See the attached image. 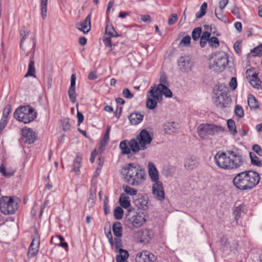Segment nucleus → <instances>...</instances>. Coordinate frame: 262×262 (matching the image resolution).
<instances>
[{
  "instance_id": "obj_1",
  "label": "nucleus",
  "mask_w": 262,
  "mask_h": 262,
  "mask_svg": "<svg viewBox=\"0 0 262 262\" xmlns=\"http://www.w3.org/2000/svg\"><path fill=\"white\" fill-rule=\"evenodd\" d=\"M214 159L219 167L227 170L239 169L245 163L244 158L241 153L231 150L226 152L218 151Z\"/></svg>"
},
{
  "instance_id": "obj_2",
  "label": "nucleus",
  "mask_w": 262,
  "mask_h": 262,
  "mask_svg": "<svg viewBox=\"0 0 262 262\" xmlns=\"http://www.w3.org/2000/svg\"><path fill=\"white\" fill-rule=\"evenodd\" d=\"M260 177L258 173L253 170H245L237 173L233 179L234 186L243 191L250 190L259 183Z\"/></svg>"
},
{
  "instance_id": "obj_3",
  "label": "nucleus",
  "mask_w": 262,
  "mask_h": 262,
  "mask_svg": "<svg viewBox=\"0 0 262 262\" xmlns=\"http://www.w3.org/2000/svg\"><path fill=\"white\" fill-rule=\"evenodd\" d=\"M127 183L133 186H139L145 181L146 177L144 169L140 165L129 163L122 169Z\"/></svg>"
},
{
  "instance_id": "obj_4",
  "label": "nucleus",
  "mask_w": 262,
  "mask_h": 262,
  "mask_svg": "<svg viewBox=\"0 0 262 262\" xmlns=\"http://www.w3.org/2000/svg\"><path fill=\"white\" fill-rule=\"evenodd\" d=\"M18 201L15 196H2L0 199L1 212L5 215L14 214L17 209Z\"/></svg>"
},
{
  "instance_id": "obj_5",
  "label": "nucleus",
  "mask_w": 262,
  "mask_h": 262,
  "mask_svg": "<svg viewBox=\"0 0 262 262\" xmlns=\"http://www.w3.org/2000/svg\"><path fill=\"white\" fill-rule=\"evenodd\" d=\"M228 62L227 54L224 52L216 53L211 57L209 67L214 71L222 72L228 65Z\"/></svg>"
},
{
  "instance_id": "obj_6",
  "label": "nucleus",
  "mask_w": 262,
  "mask_h": 262,
  "mask_svg": "<svg viewBox=\"0 0 262 262\" xmlns=\"http://www.w3.org/2000/svg\"><path fill=\"white\" fill-rule=\"evenodd\" d=\"M36 112L29 106H20L17 108L14 113V117L19 121L28 123L32 121L36 117Z\"/></svg>"
},
{
  "instance_id": "obj_7",
  "label": "nucleus",
  "mask_w": 262,
  "mask_h": 262,
  "mask_svg": "<svg viewBox=\"0 0 262 262\" xmlns=\"http://www.w3.org/2000/svg\"><path fill=\"white\" fill-rule=\"evenodd\" d=\"M224 128L220 126L214 124H201L198 127V134L203 139H208L210 136H213L220 132H223Z\"/></svg>"
},
{
  "instance_id": "obj_8",
  "label": "nucleus",
  "mask_w": 262,
  "mask_h": 262,
  "mask_svg": "<svg viewBox=\"0 0 262 262\" xmlns=\"http://www.w3.org/2000/svg\"><path fill=\"white\" fill-rule=\"evenodd\" d=\"M152 137L146 129H142L135 141H136L140 150H145L148 148L151 143Z\"/></svg>"
},
{
  "instance_id": "obj_9",
  "label": "nucleus",
  "mask_w": 262,
  "mask_h": 262,
  "mask_svg": "<svg viewBox=\"0 0 262 262\" xmlns=\"http://www.w3.org/2000/svg\"><path fill=\"white\" fill-rule=\"evenodd\" d=\"M162 98L163 97L156 92L154 87H150V90L147 93L146 107L149 110L155 109L157 107L158 103L162 101Z\"/></svg>"
},
{
  "instance_id": "obj_10",
  "label": "nucleus",
  "mask_w": 262,
  "mask_h": 262,
  "mask_svg": "<svg viewBox=\"0 0 262 262\" xmlns=\"http://www.w3.org/2000/svg\"><path fill=\"white\" fill-rule=\"evenodd\" d=\"M119 147L123 155H128L131 152L135 154L139 151V147L135 139H132L129 141L127 140L121 141Z\"/></svg>"
},
{
  "instance_id": "obj_11",
  "label": "nucleus",
  "mask_w": 262,
  "mask_h": 262,
  "mask_svg": "<svg viewBox=\"0 0 262 262\" xmlns=\"http://www.w3.org/2000/svg\"><path fill=\"white\" fill-rule=\"evenodd\" d=\"M180 70L183 73H188L192 70L194 62L189 56H183L177 61Z\"/></svg>"
},
{
  "instance_id": "obj_12",
  "label": "nucleus",
  "mask_w": 262,
  "mask_h": 262,
  "mask_svg": "<svg viewBox=\"0 0 262 262\" xmlns=\"http://www.w3.org/2000/svg\"><path fill=\"white\" fill-rule=\"evenodd\" d=\"M33 41V45L32 48L30 51L31 55L29 57V63L28 65V69L27 73L25 75V77H28L29 76H32L33 77H35V69L34 67V53L35 51V47H36V41L35 37H32Z\"/></svg>"
},
{
  "instance_id": "obj_13",
  "label": "nucleus",
  "mask_w": 262,
  "mask_h": 262,
  "mask_svg": "<svg viewBox=\"0 0 262 262\" xmlns=\"http://www.w3.org/2000/svg\"><path fill=\"white\" fill-rule=\"evenodd\" d=\"M152 193L158 200L162 201L165 199V192L163 183L159 181L154 182L152 186Z\"/></svg>"
},
{
  "instance_id": "obj_14",
  "label": "nucleus",
  "mask_w": 262,
  "mask_h": 262,
  "mask_svg": "<svg viewBox=\"0 0 262 262\" xmlns=\"http://www.w3.org/2000/svg\"><path fill=\"white\" fill-rule=\"evenodd\" d=\"M130 228H137L142 226L146 222L145 215L143 212L137 213L129 220Z\"/></svg>"
},
{
  "instance_id": "obj_15",
  "label": "nucleus",
  "mask_w": 262,
  "mask_h": 262,
  "mask_svg": "<svg viewBox=\"0 0 262 262\" xmlns=\"http://www.w3.org/2000/svg\"><path fill=\"white\" fill-rule=\"evenodd\" d=\"M21 136L22 141L29 144L34 143L36 139V134L31 128H23Z\"/></svg>"
},
{
  "instance_id": "obj_16",
  "label": "nucleus",
  "mask_w": 262,
  "mask_h": 262,
  "mask_svg": "<svg viewBox=\"0 0 262 262\" xmlns=\"http://www.w3.org/2000/svg\"><path fill=\"white\" fill-rule=\"evenodd\" d=\"M75 27L84 34L88 33L91 28V17H85L83 20L76 23Z\"/></svg>"
},
{
  "instance_id": "obj_17",
  "label": "nucleus",
  "mask_w": 262,
  "mask_h": 262,
  "mask_svg": "<svg viewBox=\"0 0 262 262\" xmlns=\"http://www.w3.org/2000/svg\"><path fill=\"white\" fill-rule=\"evenodd\" d=\"M39 237H36L32 239L28 249V256L34 257L37 255L39 251Z\"/></svg>"
},
{
  "instance_id": "obj_18",
  "label": "nucleus",
  "mask_w": 262,
  "mask_h": 262,
  "mask_svg": "<svg viewBox=\"0 0 262 262\" xmlns=\"http://www.w3.org/2000/svg\"><path fill=\"white\" fill-rule=\"evenodd\" d=\"M229 98L226 94L222 93L215 97L214 104L220 108L226 107L229 103Z\"/></svg>"
},
{
  "instance_id": "obj_19",
  "label": "nucleus",
  "mask_w": 262,
  "mask_h": 262,
  "mask_svg": "<svg viewBox=\"0 0 262 262\" xmlns=\"http://www.w3.org/2000/svg\"><path fill=\"white\" fill-rule=\"evenodd\" d=\"M154 255L147 251L138 253L136 257V262H154Z\"/></svg>"
},
{
  "instance_id": "obj_20",
  "label": "nucleus",
  "mask_w": 262,
  "mask_h": 262,
  "mask_svg": "<svg viewBox=\"0 0 262 262\" xmlns=\"http://www.w3.org/2000/svg\"><path fill=\"white\" fill-rule=\"evenodd\" d=\"M167 86L168 85L158 84L157 86L154 87L156 92H157L158 94L160 95L161 97L164 95L166 97L171 98L172 97V93Z\"/></svg>"
},
{
  "instance_id": "obj_21",
  "label": "nucleus",
  "mask_w": 262,
  "mask_h": 262,
  "mask_svg": "<svg viewBox=\"0 0 262 262\" xmlns=\"http://www.w3.org/2000/svg\"><path fill=\"white\" fill-rule=\"evenodd\" d=\"M148 167V174L151 181L153 182L159 181L158 172L155 164L151 162H149Z\"/></svg>"
},
{
  "instance_id": "obj_22",
  "label": "nucleus",
  "mask_w": 262,
  "mask_h": 262,
  "mask_svg": "<svg viewBox=\"0 0 262 262\" xmlns=\"http://www.w3.org/2000/svg\"><path fill=\"white\" fill-rule=\"evenodd\" d=\"M144 113L134 112L129 116V120L133 125H137L140 123L143 119Z\"/></svg>"
},
{
  "instance_id": "obj_23",
  "label": "nucleus",
  "mask_w": 262,
  "mask_h": 262,
  "mask_svg": "<svg viewBox=\"0 0 262 262\" xmlns=\"http://www.w3.org/2000/svg\"><path fill=\"white\" fill-rule=\"evenodd\" d=\"M248 70L247 71V78L248 79L251 85L255 88H258V86L261 83V81L258 77L257 74L256 73H253L251 75L248 74Z\"/></svg>"
},
{
  "instance_id": "obj_24",
  "label": "nucleus",
  "mask_w": 262,
  "mask_h": 262,
  "mask_svg": "<svg viewBox=\"0 0 262 262\" xmlns=\"http://www.w3.org/2000/svg\"><path fill=\"white\" fill-rule=\"evenodd\" d=\"M164 130L168 134H173L178 131L177 124L174 122H167L164 125Z\"/></svg>"
},
{
  "instance_id": "obj_25",
  "label": "nucleus",
  "mask_w": 262,
  "mask_h": 262,
  "mask_svg": "<svg viewBox=\"0 0 262 262\" xmlns=\"http://www.w3.org/2000/svg\"><path fill=\"white\" fill-rule=\"evenodd\" d=\"M105 35H109L112 37H117L119 36L117 32L115 31L112 23L109 20L106 21Z\"/></svg>"
},
{
  "instance_id": "obj_26",
  "label": "nucleus",
  "mask_w": 262,
  "mask_h": 262,
  "mask_svg": "<svg viewBox=\"0 0 262 262\" xmlns=\"http://www.w3.org/2000/svg\"><path fill=\"white\" fill-rule=\"evenodd\" d=\"M112 229L114 235L117 237H121L122 236L123 229L120 222H115L113 225Z\"/></svg>"
},
{
  "instance_id": "obj_27",
  "label": "nucleus",
  "mask_w": 262,
  "mask_h": 262,
  "mask_svg": "<svg viewBox=\"0 0 262 262\" xmlns=\"http://www.w3.org/2000/svg\"><path fill=\"white\" fill-rule=\"evenodd\" d=\"M16 170L15 169H12L11 168H8L7 170L6 169V167L3 163L0 166V172L2 174V175L6 178H9L12 176Z\"/></svg>"
},
{
  "instance_id": "obj_28",
  "label": "nucleus",
  "mask_w": 262,
  "mask_h": 262,
  "mask_svg": "<svg viewBox=\"0 0 262 262\" xmlns=\"http://www.w3.org/2000/svg\"><path fill=\"white\" fill-rule=\"evenodd\" d=\"M81 161L82 157L80 155L77 154L74 160L73 165V171H75L78 174H79L80 173L79 168L81 167Z\"/></svg>"
},
{
  "instance_id": "obj_29",
  "label": "nucleus",
  "mask_w": 262,
  "mask_h": 262,
  "mask_svg": "<svg viewBox=\"0 0 262 262\" xmlns=\"http://www.w3.org/2000/svg\"><path fill=\"white\" fill-rule=\"evenodd\" d=\"M198 161L196 159L190 158L187 159L185 161L184 166L187 170H192L198 166Z\"/></svg>"
},
{
  "instance_id": "obj_30",
  "label": "nucleus",
  "mask_w": 262,
  "mask_h": 262,
  "mask_svg": "<svg viewBox=\"0 0 262 262\" xmlns=\"http://www.w3.org/2000/svg\"><path fill=\"white\" fill-rule=\"evenodd\" d=\"M30 34V31L28 30L27 28H26V27L23 26L21 28L20 31V35L21 36V38L20 40V47L22 48L24 51H25L26 49H23L22 47L23 42Z\"/></svg>"
},
{
  "instance_id": "obj_31",
  "label": "nucleus",
  "mask_w": 262,
  "mask_h": 262,
  "mask_svg": "<svg viewBox=\"0 0 262 262\" xmlns=\"http://www.w3.org/2000/svg\"><path fill=\"white\" fill-rule=\"evenodd\" d=\"M120 205L124 208H127L130 205L129 197L125 194H121L119 198Z\"/></svg>"
},
{
  "instance_id": "obj_32",
  "label": "nucleus",
  "mask_w": 262,
  "mask_h": 262,
  "mask_svg": "<svg viewBox=\"0 0 262 262\" xmlns=\"http://www.w3.org/2000/svg\"><path fill=\"white\" fill-rule=\"evenodd\" d=\"M119 255L116 256V261L117 262H123L125 260H126L128 256V252L122 249H119Z\"/></svg>"
},
{
  "instance_id": "obj_33",
  "label": "nucleus",
  "mask_w": 262,
  "mask_h": 262,
  "mask_svg": "<svg viewBox=\"0 0 262 262\" xmlns=\"http://www.w3.org/2000/svg\"><path fill=\"white\" fill-rule=\"evenodd\" d=\"M227 124L228 128L231 134L233 135H235L237 134V131L236 130L234 121L232 119H229L227 121Z\"/></svg>"
},
{
  "instance_id": "obj_34",
  "label": "nucleus",
  "mask_w": 262,
  "mask_h": 262,
  "mask_svg": "<svg viewBox=\"0 0 262 262\" xmlns=\"http://www.w3.org/2000/svg\"><path fill=\"white\" fill-rule=\"evenodd\" d=\"M250 158L251 159V164L253 165L260 167L262 166V163L259 158L257 157L256 155L253 152L249 153Z\"/></svg>"
},
{
  "instance_id": "obj_35",
  "label": "nucleus",
  "mask_w": 262,
  "mask_h": 262,
  "mask_svg": "<svg viewBox=\"0 0 262 262\" xmlns=\"http://www.w3.org/2000/svg\"><path fill=\"white\" fill-rule=\"evenodd\" d=\"M228 3V0H221L219 2V8L215 9V15L216 16L217 15H220L223 9L226 6Z\"/></svg>"
},
{
  "instance_id": "obj_36",
  "label": "nucleus",
  "mask_w": 262,
  "mask_h": 262,
  "mask_svg": "<svg viewBox=\"0 0 262 262\" xmlns=\"http://www.w3.org/2000/svg\"><path fill=\"white\" fill-rule=\"evenodd\" d=\"M248 105L251 108H257L258 107V102L253 96L249 97L248 99Z\"/></svg>"
},
{
  "instance_id": "obj_37",
  "label": "nucleus",
  "mask_w": 262,
  "mask_h": 262,
  "mask_svg": "<svg viewBox=\"0 0 262 262\" xmlns=\"http://www.w3.org/2000/svg\"><path fill=\"white\" fill-rule=\"evenodd\" d=\"M207 9V3L206 2H204L202 4L199 11L195 14V16H204L206 14Z\"/></svg>"
},
{
  "instance_id": "obj_38",
  "label": "nucleus",
  "mask_w": 262,
  "mask_h": 262,
  "mask_svg": "<svg viewBox=\"0 0 262 262\" xmlns=\"http://www.w3.org/2000/svg\"><path fill=\"white\" fill-rule=\"evenodd\" d=\"M68 95L70 101L73 103H75L76 101L75 88H69L68 90Z\"/></svg>"
},
{
  "instance_id": "obj_39",
  "label": "nucleus",
  "mask_w": 262,
  "mask_h": 262,
  "mask_svg": "<svg viewBox=\"0 0 262 262\" xmlns=\"http://www.w3.org/2000/svg\"><path fill=\"white\" fill-rule=\"evenodd\" d=\"M114 215L117 220L121 219L123 215V209L120 207H116L114 210Z\"/></svg>"
},
{
  "instance_id": "obj_40",
  "label": "nucleus",
  "mask_w": 262,
  "mask_h": 262,
  "mask_svg": "<svg viewBox=\"0 0 262 262\" xmlns=\"http://www.w3.org/2000/svg\"><path fill=\"white\" fill-rule=\"evenodd\" d=\"M201 32L202 29L201 28L198 27L195 28L192 32V39L195 41L198 40L200 37Z\"/></svg>"
},
{
  "instance_id": "obj_41",
  "label": "nucleus",
  "mask_w": 262,
  "mask_h": 262,
  "mask_svg": "<svg viewBox=\"0 0 262 262\" xmlns=\"http://www.w3.org/2000/svg\"><path fill=\"white\" fill-rule=\"evenodd\" d=\"M123 188L125 193L127 194L135 195L137 193V190L136 189L133 188L129 186H123Z\"/></svg>"
},
{
  "instance_id": "obj_42",
  "label": "nucleus",
  "mask_w": 262,
  "mask_h": 262,
  "mask_svg": "<svg viewBox=\"0 0 262 262\" xmlns=\"http://www.w3.org/2000/svg\"><path fill=\"white\" fill-rule=\"evenodd\" d=\"M111 37L109 35H105L103 37V41L106 46L111 48L112 50L113 46H115V45L112 43Z\"/></svg>"
},
{
  "instance_id": "obj_43",
  "label": "nucleus",
  "mask_w": 262,
  "mask_h": 262,
  "mask_svg": "<svg viewBox=\"0 0 262 262\" xmlns=\"http://www.w3.org/2000/svg\"><path fill=\"white\" fill-rule=\"evenodd\" d=\"M191 38L190 36L187 35L184 37L182 40H181L180 42L179 43V47H183L188 46L190 42Z\"/></svg>"
},
{
  "instance_id": "obj_44",
  "label": "nucleus",
  "mask_w": 262,
  "mask_h": 262,
  "mask_svg": "<svg viewBox=\"0 0 262 262\" xmlns=\"http://www.w3.org/2000/svg\"><path fill=\"white\" fill-rule=\"evenodd\" d=\"M210 46L216 48L219 46V40L216 37H212L208 40Z\"/></svg>"
},
{
  "instance_id": "obj_45",
  "label": "nucleus",
  "mask_w": 262,
  "mask_h": 262,
  "mask_svg": "<svg viewBox=\"0 0 262 262\" xmlns=\"http://www.w3.org/2000/svg\"><path fill=\"white\" fill-rule=\"evenodd\" d=\"M235 113L236 116L239 118H242L244 116V113L242 107L240 105H236L235 108Z\"/></svg>"
},
{
  "instance_id": "obj_46",
  "label": "nucleus",
  "mask_w": 262,
  "mask_h": 262,
  "mask_svg": "<svg viewBox=\"0 0 262 262\" xmlns=\"http://www.w3.org/2000/svg\"><path fill=\"white\" fill-rule=\"evenodd\" d=\"M47 3L48 0H41L42 16H45L46 15Z\"/></svg>"
},
{
  "instance_id": "obj_47",
  "label": "nucleus",
  "mask_w": 262,
  "mask_h": 262,
  "mask_svg": "<svg viewBox=\"0 0 262 262\" xmlns=\"http://www.w3.org/2000/svg\"><path fill=\"white\" fill-rule=\"evenodd\" d=\"M243 211V207L242 206H239L236 207L235 210L234 211V215L235 216V220H238V218L240 216L241 214V212Z\"/></svg>"
},
{
  "instance_id": "obj_48",
  "label": "nucleus",
  "mask_w": 262,
  "mask_h": 262,
  "mask_svg": "<svg viewBox=\"0 0 262 262\" xmlns=\"http://www.w3.org/2000/svg\"><path fill=\"white\" fill-rule=\"evenodd\" d=\"M11 111V105L9 104L7 105L3 111L2 117L7 118Z\"/></svg>"
},
{
  "instance_id": "obj_49",
  "label": "nucleus",
  "mask_w": 262,
  "mask_h": 262,
  "mask_svg": "<svg viewBox=\"0 0 262 262\" xmlns=\"http://www.w3.org/2000/svg\"><path fill=\"white\" fill-rule=\"evenodd\" d=\"M71 128V124L68 119H65L62 121V128L64 131L68 130Z\"/></svg>"
},
{
  "instance_id": "obj_50",
  "label": "nucleus",
  "mask_w": 262,
  "mask_h": 262,
  "mask_svg": "<svg viewBox=\"0 0 262 262\" xmlns=\"http://www.w3.org/2000/svg\"><path fill=\"white\" fill-rule=\"evenodd\" d=\"M241 41L237 40L234 44L233 47L237 54H240L241 53Z\"/></svg>"
},
{
  "instance_id": "obj_51",
  "label": "nucleus",
  "mask_w": 262,
  "mask_h": 262,
  "mask_svg": "<svg viewBox=\"0 0 262 262\" xmlns=\"http://www.w3.org/2000/svg\"><path fill=\"white\" fill-rule=\"evenodd\" d=\"M160 83L159 84H162L163 85H168L167 78L165 74H162L160 79Z\"/></svg>"
},
{
  "instance_id": "obj_52",
  "label": "nucleus",
  "mask_w": 262,
  "mask_h": 262,
  "mask_svg": "<svg viewBox=\"0 0 262 262\" xmlns=\"http://www.w3.org/2000/svg\"><path fill=\"white\" fill-rule=\"evenodd\" d=\"M122 94L123 96L127 99H130L133 97V94L130 93L129 90L127 88L124 89L123 90Z\"/></svg>"
},
{
  "instance_id": "obj_53",
  "label": "nucleus",
  "mask_w": 262,
  "mask_h": 262,
  "mask_svg": "<svg viewBox=\"0 0 262 262\" xmlns=\"http://www.w3.org/2000/svg\"><path fill=\"white\" fill-rule=\"evenodd\" d=\"M252 150L257 153L259 156L262 157V149L258 144H254L252 146Z\"/></svg>"
},
{
  "instance_id": "obj_54",
  "label": "nucleus",
  "mask_w": 262,
  "mask_h": 262,
  "mask_svg": "<svg viewBox=\"0 0 262 262\" xmlns=\"http://www.w3.org/2000/svg\"><path fill=\"white\" fill-rule=\"evenodd\" d=\"M252 52L255 56L262 55V45L255 48Z\"/></svg>"
},
{
  "instance_id": "obj_55",
  "label": "nucleus",
  "mask_w": 262,
  "mask_h": 262,
  "mask_svg": "<svg viewBox=\"0 0 262 262\" xmlns=\"http://www.w3.org/2000/svg\"><path fill=\"white\" fill-rule=\"evenodd\" d=\"M229 85L231 89L234 90L237 87V81L235 77L231 78L229 82Z\"/></svg>"
},
{
  "instance_id": "obj_56",
  "label": "nucleus",
  "mask_w": 262,
  "mask_h": 262,
  "mask_svg": "<svg viewBox=\"0 0 262 262\" xmlns=\"http://www.w3.org/2000/svg\"><path fill=\"white\" fill-rule=\"evenodd\" d=\"M76 76L75 74L71 75V84L69 88H75Z\"/></svg>"
},
{
  "instance_id": "obj_57",
  "label": "nucleus",
  "mask_w": 262,
  "mask_h": 262,
  "mask_svg": "<svg viewBox=\"0 0 262 262\" xmlns=\"http://www.w3.org/2000/svg\"><path fill=\"white\" fill-rule=\"evenodd\" d=\"M77 117L78 119V125H80L84 120V116L81 112L77 111Z\"/></svg>"
},
{
  "instance_id": "obj_58",
  "label": "nucleus",
  "mask_w": 262,
  "mask_h": 262,
  "mask_svg": "<svg viewBox=\"0 0 262 262\" xmlns=\"http://www.w3.org/2000/svg\"><path fill=\"white\" fill-rule=\"evenodd\" d=\"M109 135L104 134L103 138L101 142V146L103 147L105 146L107 144L109 140Z\"/></svg>"
},
{
  "instance_id": "obj_59",
  "label": "nucleus",
  "mask_w": 262,
  "mask_h": 262,
  "mask_svg": "<svg viewBox=\"0 0 262 262\" xmlns=\"http://www.w3.org/2000/svg\"><path fill=\"white\" fill-rule=\"evenodd\" d=\"M210 36V33L208 31L204 32L201 37L202 40H208Z\"/></svg>"
},
{
  "instance_id": "obj_60",
  "label": "nucleus",
  "mask_w": 262,
  "mask_h": 262,
  "mask_svg": "<svg viewBox=\"0 0 262 262\" xmlns=\"http://www.w3.org/2000/svg\"><path fill=\"white\" fill-rule=\"evenodd\" d=\"M96 199V195L94 194L90 193L89 198L88 200V202L89 203L91 204L92 206H93L95 203V201Z\"/></svg>"
},
{
  "instance_id": "obj_61",
  "label": "nucleus",
  "mask_w": 262,
  "mask_h": 262,
  "mask_svg": "<svg viewBox=\"0 0 262 262\" xmlns=\"http://www.w3.org/2000/svg\"><path fill=\"white\" fill-rule=\"evenodd\" d=\"M231 12L234 15H241V13L239 10V8L235 6L232 8Z\"/></svg>"
},
{
  "instance_id": "obj_62",
  "label": "nucleus",
  "mask_w": 262,
  "mask_h": 262,
  "mask_svg": "<svg viewBox=\"0 0 262 262\" xmlns=\"http://www.w3.org/2000/svg\"><path fill=\"white\" fill-rule=\"evenodd\" d=\"M234 27L238 32H241L242 31V24L241 23L238 21L235 22L234 23Z\"/></svg>"
},
{
  "instance_id": "obj_63",
  "label": "nucleus",
  "mask_w": 262,
  "mask_h": 262,
  "mask_svg": "<svg viewBox=\"0 0 262 262\" xmlns=\"http://www.w3.org/2000/svg\"><path fill=\"white\" fill-rule=\"evenodd\" d=\"M52 85V79L50 77H48L46 80V86L48 89H50Z\"/></svg>"
},
{
  "instance_id": "obj_64",
  "label": "nucleus",
  "mask_w": 262,
  "mask_h": 262,
  "mask_svg": "<svg viewBox=\"0 0 262 262\" xmlns=\"http://www.w3.org/2000/svg\"><path fill=\"white\" fill-rule=\"evenodd\" d=\"M87 39L85 37H80L79 38L78 42L80 45L84 46L86 43Z\"/></svg>"
}]
</instances>
